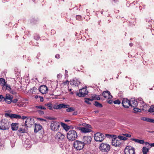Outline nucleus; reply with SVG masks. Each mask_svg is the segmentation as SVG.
Here are the masks:
<instances>
[{"instance_id":"8fccbe9b","label":"nucleus","mask_w":154,"mask_h":154,"mask_svg":"<svg viewBox=\"0 0 154 154\" xmlns=\"http://www.w3.org/2000/svg\"><path fill=\"white\" fill-rule=\"evenodd\" d=\"M149 122L154 123V119L149 118Z\"/></svg>"},{"instance_id":"338daca9","label":"nucleus","mask_w":154,"mask_h":154,"mask_svg":"<svg viewBox=\"0 0 154 154\" xmlns=\"http://www.w3.org/2000/svg\"><path fill=\"white\" fill-rule=\"evenodd\" d=\"M133 45V44L132 43H131L129 44V45L131 47H132Z\"/></svg>"},{"instance_id":"5fc2aeb1","label":"nucleus","mask_w":154,"mask_h":154,"mask_svg":"<svg viewBox=\"0 0 154 154\" xmlns=\"http://www.w3.org/2000/svg\"><path fill=\"white\" fill-rule=\"evenodd\" d=\"M107 101L108 103H109V104L112 103V100H107Z\"/></svg>"},{"instance_id":"f257e3e1","label":"nucleus","mask_w":154,"mask_h":154,"mask_svg":"<svg viewBox=\"0 0 154 154\" xmlns=\"http://www.w3.org/2000/svg\"><path fill=\"white\" fill-rule=\"evenodd\" d=\"M78 136L75 130H70L67 133V137L69 140H74Z\"/></svg>"},{"instance_id":"c03bdc74","label":"nucleus","mask_w":154,"mask_h":154,"mask_svg":"<svg viewBox=\"0 0 154 154\" xmlns=\"http://www.w3.org/2000/svg\"><path fill=\"white\" fill-rule=\"evenodd\" d=\"M134 108V110L135 111L140 112L141 111V110L140 109L135 108V107Z\"/></svg>"},{"instance_id":"423d86ee","label":"nucleus","mask_w":154,"mask_h":154,"mask_svg":"<svg viewBox=\"0 0 154 154\" xmlns=\"http://www.w3.org/2000/svg\"><path fill=\"white\" fill-rule=\"evenodd\" d=\"M84 146V143L78 140H76L74 142V146L77 150H80L82 149Z\"/></svg>"},{"instance_id":"9d476101","label":"nucleus","mask_w":154,"mask_h":154,"mask_svg":"<svg viewBox=\"0 0 154 154\" xmlns=\"http://www.w3.org/2000/svg\"><path fill=\"white\" fill-rule=\"evenodd\" d=\"M110 145L107 144L102 143L100 146V149L103 152L109 151L110 149Z\"/></svg>"},{"instance_id":"37998d69","label":"nucleus","mask_w":154,"mask_h":154,"mask_svg":"<svg viewBox=\"0 0 154 154\" xmlns=\"http://www.w3.org/2000/svg\"><path fill=\"white\" fill-rule=\"evenodd\" d=\"M39 120H40L41 122H43V123H46V121L45 119L39 118Z\"/></svg>"},{"instance_id":"7c9ffc66","label":"nucleus","mask_w":154,"mask_h":154,"mask_svg":"<svg viewBox=\"0 0 154 154\" xmlns=\"http://www.w3.org/2000/svg\"><path fill=\"white\" fill-rule=\"evenodd\" d=\"M143 106V108L142 109L143 110H144V111H147V110H149V107L147 106L146 105H144L143 104L142 105Z\"/></svg>"},{"instance_id":"c85d7f7f","label":"nucleus","mask_w":154,"mask_h":154,"mask_svg":"<svg viewBox=\"0 0 154 154\" xmlns=\"http://www.w3.org/2000/svg\"><path fill=\"white\" fill-rule=\"evenodd\" d=\"M6 82L5 80L3 78H0V85H1L3 86L5 85Z\"/></svg>"},{"instance_id":"58836bf2","label":"nucleus","mask_w":154,"mask_h":154,"mask_svg":"<svg viewBox=\"0 0 154 154\" xmlns=\"http://www.w3.org/2000/svg\"><path fill=\"white\" fill-rule=\"evenodd\" d=\"M76 18L77 20H82V18L80 15H77L76 16Z\"/></svg>"},{"instance_id":"f704fd0d","label":"nucleus","mask_w":154,"mask_h":154,"mask_svg":"<svg viewBox=\"0 0 154 154\" xmlns=\"http://www.w3.org/2000/svg\"><path fill=\"white\" fill-rule=\"evenodd\" d=\"M66 109V111L68 112H72L74 110V109L72 107H68Z\"/></svg>"},{"instance_id":"2f4dec72","label":"nucleus","mask_w":154,"mask_h":154,"mask_svg":"<svg viewBox=\"0 0 154 154\" xmlns=\"http://www.w3.org/2000/svg\"><path fill=\"white\" fill-rule=\"evenodd\" d=\"M149 111L151 112H154V105H152L150 107Z\"/></svg>"},{"instance_id":"ddd939ff","label":"nucleus","mask_w":154,"mask_h":154,"mask_svg":"<svg viewBox=\"0 0 154 154\" xmlns=\"http://www.w3.org/2000/svg\"><path fill=\"white\" fill-rule=\"evenodd\" d=\"M122 144L121 140L119 139L114 138L112 139V145L115 147H119Z\"/></svg>"},{"instance_id":"bb28decb","label":"nucleus","mask_w":154,"mask_h":154,"mask_svg":"<svg viewBox=\"0 0 154 154\" xmlns=\"http://www.w3.org/2000/svg\"><path fill=\"white\" fill-rule=\"evenodd\" d=\"M149 151L148 148L146 147H143L142 149V152L143 154H147V152Z\"/></svg>"},{"instance_id":"052dcab7","label":"nucleus","mask_w":154,"mask_h":154,"mask_svg":"<svg viewBox=\"0 0 154 154\" xmlns=\"http://www.w3.org/2000/svg\"><path fill=\"white\" fill-rule=\"evenodd\" d=\"M117 120V121H118V122H122L123 121V120L122 119H118Z\"/></svg>"},{"instance_id":"f8f14e48","label":"nucleus","mask_w":154,"mask_h":154,"mask_svg":"<svg viewBox=\"0 0 154 154\" xmlns=\"http://www.w3.org/2000/svg\"><path fill=\"white\" fill-rule=\"evenodd\" d=\"M125 154H134L135 150L134 148L130 146H127L125 149Z\"/></svg>"},{"instance_id":"603ef678","label":"nucleus","mask_w":154,"mask_h":154,"mask_svg":"<svg viewBox=\"0 0 154 154\" xmlns=\"http://www.w3.org/2000/svg\"><path fill=\"white\" fill-rule=\"evenodd\" d=\"M39 109H45L46 108L44 107L40 106H39Z\"/></svg>"},{"instance_id":"e433bc0d","label":"nucleus","mask_w":154,"mask_h":154,"mask_svg":"<svg viewBox=\"0 0 154 154\" xmlns=\"http://www.w3.org/2000/svg\"><path fill=\"white\" fill-rule=\"evenodd\" d=\"M48 108L50 110H52L53 109V106L51 103H48L47 105Z\"/></svg>"},{"instance_id":"412c9836","label":"nucleus","mask_w":154,"mask_h":154,"mask_svg":"<svg viewBox=\"0 0 154 154\" xmlns=\"http://www.w3.org/2000/svg\"><path fill=\"white\" fill-rule=\"evenodd\" d=\"M130 106L132 107H136L138 104L137 102L134 99H131L130 100Z\"/></svg>"},{"instance_id":"9b49d317","label":"nucleus","mask_w":154,"mask_h":154,"mask_svg":"<svg viewBox=\"0 0 154 154\" xmlns=\"http://www.w3.org/2000/svg\"><path fill=\"white\" fill-rule=\"evenodd\" d=\"M88 91L86 88H83L79 90V93L77 94V95L80 97H84L87 95Z\"/></svg>"},{"instance_id":"393cba45","label":"nucleus","mask_w":154,"mask_h":154,"mask_svg":"<svg viewBox=\"0 0 154 154\" xmlns=\"http://www.w3.org/2000/svg\"><path fill=\"white\" fill-rule=\"evenodd\" d=\"M131 140L134 141L136 142L141 144H143L144 143V141L143 140L137 139L134 138H131Z\"/></svg>"},{"instance_id":"79ce46f5","label":"nucleus","mask_w":154,"mask_h":154,"mask_svg":"<svg viewBox=\"0 0 154 154\" xmlns=\"http://www.w3.org/2000/svg\"><path fill=\"white\" fill-rule=\"evenodd\" d=\"M123 135L125 136V137H131V135L130 134H128V133H125L123 134Z\"/></svg>"},{"instance_id":"e2e57ef3","label":"nucleus","mask_w":154,"mask_h":154,"mask_svg":"<svg viewBox=\"0 0 154 154\" xmlns=\"http://www.w3.org/2000/svg\"><path fill=\"white\" fill-rule=\"evenodd\" d=\"M33 97H34L35 99H37L38 97V96L37 95L33 96Z\"/></svg>"},{"instance_id":"bf43d9fd","label":"nucleus","mask_w":154,"mask_h":154,"mask_svg":"<svg viewBox=\"0 0 154 154\" xmlns=\"http://www.w3.org/2000/svg\"><path fill=\"white\" fill-rule=\"evenodd\" d=\"M33 107L35 109H38V106H34Z\"/></svg>"},{"instance_id":"4468645a","label":"nucleus","mask_w":154,"mask_h":154,"mask_svg":"<svg viewBox=\"0 0 154 154\" xmlns=\"http://www.w3.org/2000/svg\"><path fill=\"white\" fill-rule=\"evenodd\" d=\"M69 105L66 104L64 103H60L58 105H55L53 106V109H58L62 108H66L69 107Z\"/></svg>"},{"instance_id":"4be33fe9","label":"nucleus","mask_w":154,"mask_h":154,"mask_svg":"<svg viewBox=\"0 0 154 154\" xmlns=\"http://www.w3.org/2000/svg\"><path fill=\"white\" fill-rule=\"evenodd\" d=\"M32 146L31 142L28 139H26L25 142V144H24V146L26 149H28L30 148Z\"/></svg>"},{"instance_id":"a19ab883","label":"nucleus","mask_w":154,"mask_h":154,"mask_svg":"<svg viewBox=\"0 0 154 154\" xmlns=\"http://www.w3.org/2000/svg\"><path fill=\"white\" fill-rule=\"evenodd\" d=\"M113 103L115 104H119L121 103V102L119 100H116L114 101L113 102Z\"/></svg>"},{"instance_id":"dca6fc26","label":"nucleus","mask_w":154,"mask_h":154,"mask_svg":"<svg viewBox=\"0 0 154 154\" xmlns=\"http://www.w3.org/2000/svg\"><path fill=\"white\" fill-rule=\"evenodd\" d=\"M48 89L47 86L44 85H41L39 88V91L42 94L47 93L48 92Z\"/></svg>"},{"instance_id":"c756f323","label":"nucleus","mask_w":154,"mask_h":154,"mask_svg":"<svg viewBox=\"0 0 154 154\" xmlns=\"http://www.w3.org/2000/svg\"><path fill=\"white\" fill-rule=\"evenodd\" d=\"M118 138L119 139V140H121V142L122 140H126L127 139V138L126 137L120 135L118 136Z\"/></svg>"},{"instance_id":"49530a36","label":"nucleus","mask_w":154,"mask_h":154,"mask_svg":"<svg viewBox=\"0 0 154 154\" xmlns=\"http://www.w3.org/2000/svg\"><path fill=\"white\" fill-rule=\"evenodd\" d=\"M85 99H88L91 101H92L94 100V99L93 96L92 97V98L90 99L88 98H85Z\"/></svg>"},{"instance_id":"2eb2a0df","label":"nucleus","mask_w":154,"mask_h":154,"mask_svg":"<svg viewBox=\"0 0 154 154\" xmlns=\"http://www.w3.org/2000/svg\"><path fill=\"white\" fill-rule=\"evenodd\" d=\"M34 122L33 119L31 118H28L25 122V125L27 127H30L33 125Z\"/></svg>"},{"instance_id":"39448f33","label":"nucleus","mask_w":154,"mask_h":154,"mask_svg":"<svg viewBox=\"0 0 154 154\" xmlns=\"http://www.w3.org/2000/svg\"><path fill=\"white\" fill-rule=\"evenodd\" d=\"M65 138L64 134L60 131L57 132L54 136L55 140L60 143H62L63 142Z\"/></svg>"},{"instance_id":"3c124183","label":"nucleus","mask_w":154,"mask_h":154,"mask_svg":"<svg viewBox=\"0 0 154 154\" xmlns=\"http://www.w3.org/2000/svg\"><path fill=\"white\" fill-rule=\"evenodd\" d=\"M18 101V100L17 99H15L12 100V102L14 103H16Z\"/></svg>"},{"instance_id":"6e6d98bb","label":"nucleus","mask_w":154,"mask_h":154,"mask_svg":"<svg viewBox=\"0 0 154 154\" xmlns=\"http://www.w3.org/2000/svg\"><path fill=\"white\" fill-rule=\"evenodd\" d=\"M60 55L59 54H56L55 56V58L57 59L59 58H60Z\"/></svg>"},{"instance_id":"f3484780","label":"nucleus","mask_w":154,"mask_h":154,"mask_svg":"<svg viewBox=\"0 0 154 154\" xmlns=\"http://www.w3.org/2000/svg\"><path fill=\"white\" fill-rule=\"evenodd\" d=\"M91 140V138L90 136H85L83 138L82 140L84 145L88 144L90 143Z\"/></svg>"},{"instance_id":"864d4df0","label":"nucleus","mask_w":154,"mask_h":154,"mask_svg":"<svg viewBox=\"0 0 154 154\" xmlns=\"http://www.w3.org/2000/svg\"><path fill=\"white\" fill-rule=\"evenodd\" d=\"M44 114V112L43 111L39 110V115H42Z\"/></svg>"},{"instance_id":"a211bd4d","label":"nucleus","mask_w":154,"mask_h":154,"mask_svg":"<svg viewBox=\"0 0 154 154\" xmlns=\"http://www.w3.org/2000/svg\"><path fill=\"white\" fill-rule=\"evenodd\" d=\"M13 97L9 94H7L5 96V102L7 104H10L12 101Z\"/></svg>"},{"instance_id":"6ab92c4d","label":"nucleus","mask_w":154,"mask_h":154,"mask_svg":"<svg viewBox=\"0 0 154 154\" xmlns=\"http://www.w3.org/2000/svg\"><path fill=\"white\" fill-rule=\"evenodd\" d=\"M122 106L126 108H128L130 106V100L127 98L124 99L122 102Z\"/></svg>"},{"instance_id":"a878e982","label":"nucleus","mask_w":154,"mask_h":154,"mask_svg":"<svg viewBox=\"0 0 154 154\" xmlns=\"http://www.w3.org/2000/svg\"><path fill=\"white\" fill-rule=\"evenodd\" d=\"M2 88L4 90H7L10 91L11 90V88L10 85L7 84L6 83L3 86Z\"/></svg>"},{"instance_id":"4d7b16f0","label":"nucleus","mask_w":154,"mask_h":154,"mask_svg":"<svg viewBox=\"0 0 154 154\" xmlns=\"http://www.w3.org/2000/svg\"><path fill=\"white\" fill-rule=\"evenodd\" d=\"M39 98H40V101L41 102H42L43 101L44 99L42 97L39 96Z\"/></svg>"},{"instance_id":"774afa93","label":"nucleus","mask_w":154,"mask_h":154,"mask_svg":"<svg viewBox=\"0 0 154 154\" xmlns=\"http://www.w3.org/2000/svg\"><path fill=\"white\" fill-rule=\"evenodd\" d=\"M65 72L66 74H67L68 73V71L66 70H65Z\"/></svg>"},{"instance_id":"aec40b11","label":"nucleus","mask_w":154,"mask_h":154,"mask_svg":"<svg viewBox=\"0 0 154 154\" xmlns=\"http://www.w3.org/2000/svg\"><path fill=\"white\" fill-rule=\"evenodd\" d=\"M102 95L104 97L106 98L111 99L112 98V96L110 92L108 91H104Z\"/></svg>"},{"instance_id":"69168bd1","label":"nucleus","mask_w":154,"mask_h":154,"mask_svg":"<svg viewBox=\"0 0 154 154\" xmlns=\"http://www.w3.org/2000/svg\"><path fill=\"white\" fill-rule=\"evenodd\" d=\"M145 144H146V145H147V144H148V145H150V144L149 143H148V142H145Z\"/></svg>"},{"instance_id":"680f3d73","label":"nucleus","mask_w":154,"mask_h":154,"mask_svg":"<svg viewBox=\"0 0 154 154\" xmlns=\"http://www.w3.org/2000/svg\"><path fill=\"white\" fill-rule=\"evenodd\" d=\"M150 146L151 147H153L154 146V143H151L150 144Z\"/></svg>"},{"instance_id":"13d9d810","label":"nucleus","mask_w":154,"mask_h":154,"mask_svg":"<svg viewBox=\"0 0 154 154\" xmlns=\"http://www.w3.org/2000/svg\"><path fill=\"white\" fill-rule=\"evenodd\" d=\"M105 136L108 137L109 138L112 137V135L108 134H106Z\"/></svg>"},{"instance_id":"4c0bfd02","label":"nucleus","mask_w":154,"mask_h":154,"mask_svg":"<svg viewBox=\"0 0 154 154\" xmlns=\"http://www.w3.org/2000/svg\"><path fill=\"white\" fill-rule=\"evenodd\" d=\"M5 100V97L2 95H0V101L4 102Z\"/></svg>"},{"instance_id":"1a4fd4ad","label":"nucleus","mask_w":154,"mask_h":154,"mask_svg":"<svg viewBox=\"0 0 154 154\" xmlns=\"http://www.w3.org/2000/svg\"><path fill=\"white\" fill-rule=\"evenodd\" d=\"M94 138L96 141L101 142L104 139V136L102 133L98 132L94 134Z\"/></svg>"},{"instance_id":"473e14b6","label":"nucleus","mask_w":154,"mask_h":154,"mask_svg":"<svg viewBox=\"0 0 154 154\" xmlns=\"http://www.w3.org/2000/svg\"><path fill=\"white\" fill-rule=\"evenodd\" d=\"M94 104L97 107H102V105L97 101H96Z\"/></svg>"},{"instance_id":"0e129e2a","label":"nucleus","mask_w":154,"mask_h":154,"mask_svg":"<svg viewBox=\"0 0 154 154\" xmlns=\"http://www.w3.org/2000/svg\"><path fill=\"white\" fill-rule=\"evenodd\" d=\"M112 0L115 3H117V2H118V0Z\"/></svg>"},{"instance_id":"a18cd8bd","label":"nucleus","mask_w":154,"mask_h":154,"mask_svg":"<svg viewBox=\"0 0 154 154\" xmlns=\"http://www.w3.org/2000/svg\"><path fill=\"white\" fill-rule=\"evenodd\" d=\"M85 102L86 103H88V104H91V103L90 102V100H88V99H85Z\"/></svg>"},{"instance_id":"7ed1b4c3","label":"nucleus","mask_w":154,"mask_h":154,"mask_svg":"<svg viewBox=\"0 0 154 154\" xmlns=\"http://www.w3.org/2000/svg\"><path fill=\"white\" fill-rule=\"evenodd\" d=\"M5 116L7 117H9L11 119H25L26 118V116H23L22 117L19 115L15 114H11L9 113H6Z\"/></svg>"},{"instance_id":"72a5a7b5","label":"nucleus","mask_w":154,"mask_h":154,"mask_svg":"<svg viewBox=\"0 0 154 154\" xmlns=\"http://www.w3.org/2000/svg\"><path fill=\"white\" fill-rule=\"evenodd\" d=\"M37 91H38L37 89L35 88L34 87L31 89V92H32V94H36Z\"/></svg>"},{"instance_id":"f03ea898","label":"nucleus","mask_w":154,"mask_h":154,"mask_svg":"<svg viewBox=\"0 0 154 154\" xmlns=\"http://www.w3.org/2000/svg\"><path fill=\"white\" fill-rule=\"evenodd\" d=\"M39 138L40 141L42 142H46L48 139V137L44 134V130L42 129V126L39 125Z\"/></svg>"},{"instance_id":"6e6552de","label":"nucleus","mask_w":154,"mask_h":154,"mask_svg":"<svg viewBox=\"0 0 154 154\" xmlns=\"http://www.w3.org/2000/svg\"><path fill=\"white\" fill-rule=\"evenodd\" d=\"M9 122L5 120H2L0 122V129L2 130L8 129L9 127Z\"/></svg>"},{"instance_id":"cd10ccee","label":"nucleus","mask_w":154,"mask_h":154,"mask_svg":"<svg viewBox=\"0 0 154 154\" xmlns=\"http://www.w3.org/2000/svg\"><path fill=\"white\" fill-rule=\"evenodd\" d=\"M38 124L37 123L35 124L34 125V132L35 133L38 132Z\"/></svg>"},{"instance_id":"5701e85b","label":"nucleus","mask_w":154,"mask_h":154,"mask_svg":"<svg viewBox=\"0 0 154 154\" xmlns=\"http://www.w3.org/2000/svg\"><path fill=\"white\" fill-rule=\"evenodd\" d=\"M80 83L78 79H73L71 82V84L72 85L75 86H78Z\"/></svg>"},{"instance_id":"0eeeda50","label":"nucleus","mask_w":154,"mask_h":154,"mask_svg":"<svg viewBox=\"0 0 154 154\" xmlns=\"http://www.w3.org/2000/svg\"><path fill=\"white\" fill-rule=\"evenodd\" d=\"M85 126V127H79L78 128L82 132L84 133L90 132L92 131L91 127L90 125L86 124Z\"/></svg>"},{"instance_id":"de8ad7c7","label":"nucleus","mask_w":154,"mask_h":154,"mask_svg":"<svg viewBox=\"0 0 154 154\" xmlns=\"http://www.w3.org/2000/svg\"><path fill=\"white\" fill-rule=\"evenodd\" d=\"M141 119L145 121H147L149 122V118H143L142 119L141 118Z\"/></svg>"},{"instance_id":"09e8293b","label":"nucleus","mask_w":154,"mask_h":154,"mask_svg":"<svg viewBox=\"0 0 154 154\" xmlns=\"http://www.w3.org/2000/svg\"><path fill=\"white\" fill-rule=\"evenodd\" d=\"M19 131L20 133H24L25 131L22 128H20Z\"/></svg>"},{"instance_id":"ea45409f","label":"nucleus","mask_w":154,"mask_h":154,"mask_svg":"<svg viewBox=\"0 0 154 154\" xmlns=\"http://www.w3.org/2000/svg\"><path fill=\"white\" fill-rule=\"evenodd\" d=\"M34 39L35 40V42H35L36 43H38L36 42L38 39V35H34Z\"/></svg>"},{"instance_id":"c9c22d12","label":"nucleus","mask_w":154,"mask_h":154,"mask_svg":"<svg viewBox=\"0 0 154 154\" xmlns=\"http://www.w3.org/2000/svg\"><path fill=\"white\" fill-rule=\"evenodd\" d=\"M94 100H100V98L99 97V95H97L95 94L93 96Z\"/></svg>"},{"instance_id":"b1692460","label":"nucleus","mask_w":154,"mask_h":154,"mask_svg":"<svg viewBox=\"0 0 154 154\" xmlns=\"http://www.w3.org/2000/svg\"><path fill=\"white\" fill-rule=\"evenodd\" d=\"M11 129L13 131L17 130L18 127V124L17 123H13L11 125Z\"/></svg>"},{"instance_id":"20e7f679","label":"nucleus","mask_w":154,"mask_h":154,"mask_svg":"<svg viewBox=\"0 0 154 154\" xmlns=\"http://www.w3.org/2000/svg\"><path fill=\"white\" fill-rule=\"evenodd\" d=\"M60 127V124L58 122L54 121L51 122L50 125V128L52 131H58Z\"/></svg>"}]
</instances>
